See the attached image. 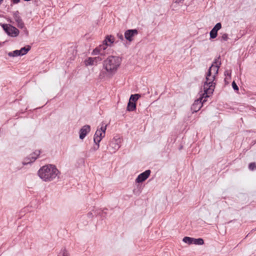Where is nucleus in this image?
Here are the masks:
<instances>
[{"label": "nucleus", "instance_id": "nucleus-1", "mask_svg": "<svg viewBox=\"0 0 256 256\" xmlns=\"http://www.w3.org/2000/svg\"><path fill=\"white\" fill-rule=\"evenodd\" d=\"M220 57L216 59L209 68L206 76V81L204 84V95L206 94V97H208L210 94L213 93L215 88L216 84L214 82L216 76L218 74L220 65L221 64L219 60Z\"/></svg>", "mask_w": 256, "mask_h": 256}, {"label": "nucleus", "instance_id": "nucleus-2", "mask_svg": "<svg viewBox=\"0 0 256 256\" xmlns=\"http://www.w3.org/2000/svg\"><path fill=\"white\" fill-rule=\"evenodd\" d=\"M60 172L56 166L49 164L46 165L41 168L38 172V174L43 180L51 181L58 178Z\"/></svg>", "mask_w": 256, "mask_h": 256}, {"label": "nucleus", "instance_id": "nucleus-3", "mask_svg": "<svg viewBox=\"0 0 256 256\" xmlns=\"http://www.w3.org/2000/svg\"><path fill=\"white\" fill-rule=\"evenodd\" d=\"M121 59L118 56H109L104 61V69L110 74H114L120 65Z\"/></svg>", "mask_w": 256, "mask_h": 256}, {"label": "nucleus", "instance_id": "nucleus-4", "mask_svg": "<svg viewBox=\"0 0 256 256\" xmlns=\"http://www.w3.org/2000/svg\"><path fill=\"white\" fill-rule=\"evenodd\" d=\"M2 26L4 32L9 36L12 37H16L19 34V30L11 24H2Z\"/></svg>", "mask_w": 256, "mask_h": 256}, {"label": "nucleus", "instance_id": "nucleus-5", "mask_svg": "<svg viewBox=\"0 0 256 256\" xmlns=\"http://www.w3.org/2000/svg\"><path fill=\"white\" fill-rule=\"evenodd\" d=\"M206 94L204 95L202 98H200L196 100L194 104H192L191 106V110L192 112H196L198 111L200 108H202L203 103L206 100V98L207 97H206Z\"/></svg>", "mask_w": 256, "mask_h": 256}, {"label": "nucleus", "instance_id": "nucleus-6", "mask_svg": "<svg viewBox=\"0 0 256 256\" xmlns=\"http://www.w3.org/2000/svg\"><path fill=\"white\" fill-rule=\"evenodd\" d=\"M108 46L106 41H103L102 44L96 48L92 52L93 55L105 56V50L107 49Z\"/></svg>", "mask_w": 256, "mask_h": 256}, {"label": "nucleus", "instance_id": "nucleus-7", "mask_svg": "<svg viewBox=\"0 0 256 256\" xmlns=\"http://www.w3.org/2000/svg\"><path fill=\"white\" fill-rule=\"evenodd\" d=\"M40 154V150H36L30 154L28 157L26 158L22 162L23 165H26L34 162Z\"/></svg>", "mask_w": 256, "mask_h": 256}, {"label": "nucleus", "instance_id": "nucleus-8", "mask_svg": "<svg viewBox=\"0 0 256 256\" xmlns=\"http://www.w3.org/2000/svg\"><path fill=\"white\" fill-rule=\"evenodd\" d=\"M13 17L18 28H24L26 30V28L24 27V24L20 16L18 11H16L14 12Z\"/></svg>", "mask_w": 256, "mask_h": 256}, {"label": "nucleus", "instance_id": "nucleus-9", "mask_svg": "<svg viewBox=\"0 0 256 256\" xmlns=\"http://www.w3.org/2000/svg\"><path fill=\"white\" fill-rule=\"evenodd\" d=\"M138 34V31L136 29L128 30L124 32V38L128 42L133 40V37Z\"/></svg>", "mask_w": 256, "mask_h": 256}, {"label": "nucleus", "instance_id": "nucleus-10", "mask_svg": "<svg viewBox=\"0 0 256 256\" xmlns=\"http://www.w3.org/2000/svg\"><path fill=\"white\" fill-rule=\"evenodd\" d=\"M150 170H146L142 173L140 174L136 180V182L137 183L142 182L146 180L150 174Z\"/></svg>", "mask_w": 256, "mask_h": 256}, {"label": "nucleus", "instance_id": "nucleus-11", "mask_svg": "<svg viewBox=\"0 0 256 256\" xmlns=\"http://www.w3.org/2000/svg\"><path fill=\"white\" fill-rule=\"evenodd\" d=\"M221 28V23H217L210 32V38L212 39L215 38L217 36L218 30H219Z\"/></svg>", "mask_w": 256, "mask_h": 256}, {"label": "nucleus", "instance_id": "nucleus-12", "mask_svg": "<svg viewBox=\"0 0 256 256\" xmlns=\"http://www.w3.org/2000/svg\"><path fill=\"white\" fill-rule=\"evenodd\" d=\"M90 130V126L89 125L83 126L80 130V138L84 139Z\"/></svg>", "mask_w": 256, "mask_h": 256}, {"label": "nucleus", "instance_id": "nucleus-13", "mask_svg": "<svg viewBox=\"0 0 256 256\" xmlns=\"http://www.w3.org/2000/svg\"><path fill=\"white\" fill-rule=\"evenodd\" d=\"M105 134L102 131H99V128H98L94 135V141L95 144L100 143L102 139L104 138Z\"/></svg>", "mask_w": 256, "mask_h": 256}, {"label": "nucleus", "instance_id": "nucleus-14", "mask_svg": "<svg viewBox=\"0 0 256 256\" xmlns=\"http://www.w3.org/2000/svg\"><path fill=\"white\" fill-rule=\"evenodd\" d=\"M97 58H88L86 59L84 62L86 66H92L96 63Z\"/></svg>", "mask_w": 256, "mask_h": 256}, {"label": "nucleus", "instance_id": "nucleus-15", "mask_svg": "<svg viewBox=\"0 0 256 256\" xmlns=\"http://www.w3.org/2000/svg\"><path fill=\"white\" fill-rule=\"evenodd\" d=\"M104 41H106L108 46H111L112 44L114 42V38L112 35H108L106 36V38Z\"/></svg>", "mask_w": 256, "mask_h": 256}, {"label": "nucleus", "instance_id": "nucleus-16", "mask_svg": "<svg viewBox=\"0 0 256 256\" xmlns=\"http://www.w3.org/2000/svg\"><path fill=\"white\" fill-rule=\"evenodd\" d=\"M30 50V46H28L27 48L24 47L20 50H18L20 52V55L23 56L26 54Z\"/></svg>", "mask_w": 256, "mask_h": 256}, {"label": "nucleus", "instance_id": "nucleus-17", "mask_svg": "<svg viewBox=\"0 0 256 256\" xmlns=\"http://www.w3.org/2000/svg\"><path fill=\"white\" fill-rule=\"evenodd\" d=\"M136 104L135 102L129 101L128 106L127 110L128 111H133L136 109Z\"/></svg>", "mask_w": 256, "mask_h": 256}, {"label": "nucleus", "instance_id": "nucleus-18", "mask_svg": "<svg viewBox=\"0 0 256 256\" xmlns=\"http://www.w3.org/2000/svg\"><path fill=\"white\" fill-rule=\"evenodd\" d=\"M192 244L196 245H202L204 244V241L202 238H193Z\"/></svg>", "mask_w": 256, "mask_h": 256}, {"label": "nucleus", "instance_id": "nucleus-19", "mask_svg": "<svg viewBox=\"0 0 256 256\" xmlns=\"http://www.w3.org/2000/svg\"><path fill=\"white\" fill-rule=\"evenodd\" d=\"M110 146L114 148V150H118L120 147V145L116 142V140L112 142L110 144Z\"/></svg>", "mask_w": 256, "mask_h": 256}, {"label": "nucleus", "instance_id": "nucleus-20", "mask_svg": "<svg viewBox=\"0 0 256 256\" xmlns=\"http://www.w3.org/2000/svg\"><path fill=\"white\" fill-rule=\"evenodd\" d=\"M140 97V95L138 94H132L130 96L129 101L135 102Z\"/></svg>", "mask_w": 256, "mask_h": 256}, {"label": "nucleus", "instance_id": "nucleus-21", "mask_svg": "<svg viewBox=\"0 0 256 256\" xmlns=\"http://www.w3.org/2000/svg\"><path fill=\"white\" fill-rule=\"evenodd\" d=\"M182 241L185 243L188 244H192L193 238L185 236L183 238Z\"/></svg>", "mask_w": 256, "mask_h": 256}, {"label": "nucleus", "instance_id": "nucleus-22", "mask_svg": "<svg viewBox=\"0 0 256 256\" xmlns=\"http://www.w3.org/2000/svg\"><path fill=\"white\" fill-rule=\"evenodd\" d=\"M8 56L10 57H14V56H20V52L18 51V50H15L12 52H9L8 53Z\"/></svg>", "mask_w": 256, "mask_h": 256}, {"label": "nucleus", "instance_id": "nucleus-23", "mask_svg": "<svg viewBox=\"0 0 256 256\" xmlns=\"http://www.w3.org/2000/svg\"><path fill=\"white\" fill-rule=\"evenodd\" d=\"M58 256H69V254L66 250L64 249L61 250L58 254Z\"/></svg>", "mask_w": 256, "mask_h": 256}, {"label": "nucleus", "instance_id": "nucleus-24", "mask_svg": "<svg viewBox=\"0 0 256 256\" xmlns=\"http://www.w3.org/2000/svg\"><path fill=\"white\" fill-rule=\"evenodd\" d=\"M220 38V41H226L228 38V34L226 33L222 34V36Z\"/></svg>", "mask_w": 256, "mask_h": 256}, {"label": "nucleus", "instance_id": "nucleus-25", "mask_svg": "<svg viewBox=\"0 0 256 256\" xmlns=\"http://www.w3.org/2000/svg\"><path fill=\"white\" fill-rule=\"evenodd\" d=\"M106 126H107L106 124H102L100 128H99V131H102L105 134L106 130Z\"/></svg>", "mask_w": 256, "mask_h": 256}, {"label": "nucleus", "instance_id": "nucleus-26", "mask_svg": "<svg viewBox=\"0 0 256 256\" xmlns=\"http://www.w3.org/2000/svg\"><path fill=\"white\" fill-rule=\"evenodd\" d=\"M248 168L251 170H254L256 168V164L255 162H251L249 164Z\"/></svg>", "mask_w": 256, "mask_h": 256}, {"label": "nucleus", "instance_id": "nucleus-27", "mask_svg": "<svg viewBox=\"0 0 256 256\" xmlns=\"http://www.w3.org/2000/svg\"><path fill=\"white\" fill-rule=\"evenodd\" d=\"M232 86L234 90H238V88L234 81L232 82Z\"/></svg>", "mask_w": 256, "mask_h": 256}, {"label": "nucleus", "instance_id": "nucleus-28", "mask_svg": "<svg viewBox=\"0 0 256 256\" xmlns=\"http://www.w3.org/2000/svg\"><path fill=\"white\" fill-rule=\"evenodd\" d=\"M117 37L122 40H124V36L122 34L118 33L116 35Z\"/></svg>", "mask_w": 256, "mask_h": 256}, {"label": "nucleus", "instance_id": "nucleus-29", "mask_svg": "<svg viewBox=\"0 0 256 256\" xmlns=\"http://www.w3.org/2000/svg\"><path fill=\"white\" fill-rule=\"evenodd\" d=\"M96 144V146H94V150H97L99 148V147H100L99 143Z\"/></svg>", "mask_w": 256, "mask_h": 256}, {"label": "nucleus", "instance_id": "nucleus-30", "mask_svg": "<svg viewBox=\"0 0 256 256\" xmlns=\"http://www.w3.org/2000/svg\"><path fill=\"white\" fill-rule=\"evenodd\" d=\"M12 0V2L14 4H18L20 2V0Z\"/></svg>", "mask_w": 256, "mask_h": 256}, {"label": "nucleus", "instance_id": "nucleus-31", "mask_svg": "<svg viewBox=\"0 0 256 256\" xmlns=\"http://www.w3.org/2000/svg\"><path fill=\"white\" fill-rule=\"evenodd\" d=\"M229 74H230V73H229L228 70H226V71L224 72V75H228V76Z\"/></svg>", "mask_w": 256, "mask_h": 256}, {"label": "nucleus", "instance_id": "nucleus-32", "mask_svg": "<svg viewBox=\"0 0 256 256\" xmlns=\"http://www.w3.org/2000/svg\"><path fill=\"white\" fill-rule=\"evenodd\" d=\"M88 216H92V213H91V212L90 213H88Z\"/></svg>", "mask_w": 256, "mask_h": 256}, {"label": "nucleus", "instance_id": "nucleus-33", "mask_svg": "<svg viewBox=\"0 0 256 256\" xmlns=\"http://www.w3.org/2000/svg\"><path fill=\"white\" fill-rule=\"evenodd\" d=\"M4 0H0V4L3 2Z\"/></svg>", "mask_w": 256, "mask_h": 256}, {"label": "nucleus", "instance_id": "nucleus-34", "mask_svg": "<svg viewBox=\"0 0 256 256\" xmlns=\"http://www.w3.org/2000/svg\"><path fill=\"white\" fill-rule=\"evenodd\" d=\"M256 140H254V144H256Z\"/></svg>", "mask_w": 256, "mask_h": 256}]
</instances>
